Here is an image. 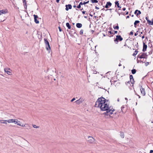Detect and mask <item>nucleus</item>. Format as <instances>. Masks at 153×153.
Masks as SVG:
<instances>
[{"label": "nucleus", "instance_id": "obj_1", "mask_svg": "<svg viewBox=\"0 0 153 153\" xmlns=\"http://www.w3.org/2000/svg\"><path fill=\"white\" fill-rule=\"evenodd\" d=\"M106 101H108V100H107L103 97L99 98L96 102L95 106L100 108L101 111H106L103 114L110 116V115L113 114V112L115 111V109L111 108V107L109 106V105L105 103Z\"/></svg>", "mask_w": 153, "mask_h": 153}, {"label": "nucleus", "instance_id": "obj_2", "mask_svg": "<svg viewBox=\"0 0 153 153\" xmlns=\"http://www.w3.org/2000/svg\"><path fill=\"white\" fill-rule=\"evenodd\" d=\"M44 39L46 49L47 50L49 51V53H50L51 47L49 42L47 38H45Z\"/></svg>", "mask_w": 153, "mask_h": 153}, {"label": "nucleus", "instance_id": "obj_3", "mask_svg": "<svg viewBox=\"0 0 153 153\" xmlns=\"http://www.w3.org/2000/svg\"><path fill=\"white\" fill-rule=\"evenodd\" d=\"M123 40V38L120 35H117L116 36V38L114 39V41L116 44L118 43L119 41H121Z\"/></svg>", "mask_w": 153, "mask_h": 153}, {"label": "nucleus", "instance_id": "obj_4", "mask_svg": "<svg viewBox=\"0 0 153 153\" xmlns=\"http://www.w3.org/2000/svg\"><path fill=\"white\" fill-rule=\"evenodd\" d=\"M111 3L110 1H108L107 2L106 4L104 7L106 8H108L111 7Z\"/></svg>", "mask_w": 153, "mask_h": 153}, {"label": "nucleus", "instance_id": "obj_5", "mask_svg": "<svg viewBox=\"0 0 153 153\" xmlns=\"http://www.w3.org/2000/svg\"><path fill=\"white\" fill-rule=\"evenodd\" d=\"M145 53H141L140 54H139L137 56V58L144 59Z\"/></svg>", "mask_w": 153, "mask_h": 153}, {"label": "nucleus", "instance_id": "obj_6", "mask_svg": "<svg viewBox=\"0 0 153 153\" xmlns=\"http://www.w3.org/2000/svg\"><path fill=\"white\" fill-rule=\"evenodd\" d=\"M33 16L34 17V22L36 24H39V21L37 20V18H38V17L37 15H34Z\"/></svg>", "mask_w": 153, "mask_h": 153}, {"label": "nucleus", "instance_id": "obj_7", "mask_svg": "<svg viewBox=\"0 0 153 153\" xmlns=\"http://www.w3.org/2000/svg\"><path fill=\"white\" fill-rule=\"evenodd\" d=\"M65 7H66L65 10L66 11H68L69 9H71L72 8V6L70 4H68V5H66Z\"/></svg>", "mask_w": 153, "mask_h": 153}, {"label": "nucleus", "instance_id": "obj_8", "mask_svg": "<svg viewBox=\"0 0 153 153\" xmlns=\"http://www.w3.org/2000/svg\"><path fill=\"white\" fill-rule=\"evenodd\" d=\"M130 81L131 82V84H134V79L133 78V76L132 75H130Z\"/></svg>", "mask_w": 153, "mask_h": 153}, {"label": "nucleus", "instance_id": "obj_9", "mask_svg": "<svg viewBox=\"0 0 153 153\" xmlns=\"http://www.w3.org/2000/svg\"><path fill=\"white\" fill-rule=\"evenodd\" d=\"M141 13V11L140 10H135L134 12V13L136 15V16L138 17L139 15H140Z\"/></svg>", "mask_w": 153, "mask_h": 153}, {"label": "nucleus", "instance_id": "obj_10", "mask_svg": "<svg viewBox=\"0 0 153 153\" xmlns=\"http://www.w3.org/2000/svg\"><path fill=\"white\" fill-rule=\"evenodd\" d=\"M88 138H90L89 140H88V141L90 143H92L94 140V139L91 136H88Z\"/></svg>", "mask_w": 153, "mask_h": 153}, {"label": "nucleus", "instance_id": "obj_11", "mask_svg": "<svg viewBox=\"0 0 153 153\" xmlns=\"http://www.w3.org/2000/svg\"><path fill=\"white\" fill-rule=\"evenodd\" d=\"M147 48V45H146L145 44V43L143 42V52L145 51L146 50Z\"/></svg>", "mask_w": 153, "mask_h": 153}, {"label": "nucleus", "instance_id": "obj_12", "mask_svg": "<svg viewBox=\"0 0 153 153\" xmlns=\"http://www.w3.org/2000/svg\"><path fill=\"white\" fill-rule=\"evenodd\" d=\"M140 91L141 93L144 96L146 95V92L145 90V89L144 88L142 89H140Z\"/></svg>", "mask_w": 153, "mask_h": 153}, {"label": "nucleus", "instance_id": "obj_13", "mask_svg": "<svg viewBox=\"0 0 153 153\" xmlns=\"http://www.w3.org/2000/svg\"><path fill=\"white\" fill-rule=\"evenodd\" d=\"M6 10H0V15H1L3 14H5L7 13V11H6Z\"/></svg>", "mask_w": 153, "mask_h": 153}, {"label": "nucleus", "instance_id": "obj_14", "mask_svg": "<svg viewBox=\"0 0 153 153\" xmlns=\"http://www.w3.org/2000/svg\"><path fill=\"white\" fill-rule=\"evenodd\" d=\"M7 120H0V123L7 124Z\"/></svg>", "mask_w": 153, "mask_h": 153}, {"label": "nucleus", "instance_id": "obj_15", "mask_svg": "<svg viewBox=\"0 0 153 153\" xmlns=\"http://www.w3.org/2000/svg\"><path fill=\"white\" fill-rule=\"evenodd\" d=\"M82 25L80 23H77L76 24V27L78 28H80L82 27Z\"/></svg>", "mask_w": 153, "mask_h": 153}, {"label": "nucleus", "instance_id": "obj_16", "mask_svg": "<svg viewBox=\"0 0 153 153\" xmlns=\"http://www.w3.org/2000/svg\"><path fill=\"white\" fill-rule=\"evenodd\" d=\"M7 120L8 123H14V122H15V120L14 119H10Z\"/></svg>", "mask_w": 153, "mask_h": 153}, {"label": "nucleus", "instance_id": "obj_17", "mask_svg": "<svg viewBox=\"0 0 153 153\" xmlns=\"http://www.w3.org/2000/svg\"><path fill=\"white\" fill-rule=\"evenodd\" d=\"M115 7H116L117 6V7H119L120 5H119V3L118 1H116L115 2Z\"/></svg>", "mask_w": 153, "mask_h": 153}, {"label": "nucleus", "instance_id": "obj_18", "mask_svg": "<svg viewBox=\"0 0 153 153\" xmlns=\"http://www.w3.org/2000/svg\"><path fill=\"white\" fill-rule=\"evenodd\" d=\"M140 22V21L138 20H136L135 21L134 23V27H136V25H137V24H138Z\"/></svg>", "mask_w": 153, "mask_h": 153}, {"label": "nucleus", "instance_id": "obj_19", "mask_svg": "<svg viewBox=\"0 0 153 153\" xmlns=\"http://www.w3.org/2000/svg\"><path fill=\"white\" fill-rule=\"evenodd\" d=\"M66 26L68 29H71V26L68 22H67L66 23Z\"/></svg>", "mask_w": 153, "mask_h": 153}, {"label": "nucleus", "instance_id": "obj_20", "mask_svg": "<svg viewBox=\"0 0 153 153\" xmlns=\"http://www.w3.org/2000/svg\"><path fill=\"white\" fill-rule=\"evenodd\" d=\"M120 135L122 138H124V133L121 131L120 132Z\"/></svg>", "mask_w": 153, "mask_h": 153}, {"label": "nucleus", "instance_id": "obj_21", "mask_svg": "<svg viewBox=\"0 0 153 153\" xmlns=\"http://www.w3.org/2000/svg\"><path fill=\"white\" fill-rule=\"evenodd\" d=\"M4 70L5 71V72H6L8 74H9V75L10 74H9L8 73V72L10 73V72H9L8 71L9 70H10V69L8 68H5Z\"/></svg>", "mask_w": 153, "mask_h": 153}, {"label": "nucleus", "instance_id": "obj_22", "mask_svg": "<svg viewBox=\"0 0 153 153\" xmlns=\"http://www.w3.org/2000/svg\"><path fill=\"white\" fill-rule=\"evenodd\" d=\"M117 25H116V26H115L114 25L113 26V28L114 29L118 30L119 29V27L118 25L117 24Z\"/></svg>", "mask_w": 153, "mask_h": 153}, {"label": "nucleus", "instance_id": "obj_23", "mask_svg": "<svg viewBox=\"0 0 153 153\" xmlns=\"http://www.w3.org/2000/svg\"><path fill=\"white\" fill-rule=\"evenodd\" d=\"M138 51L137 50H136L134 51V53H133V54H132V55L133 56H136L137 54V53H138Z\"/></svg>", "mask_w": 153, "mask_h": 153}, {"label": "nucleus", "instance_id": "obj_24", "mask_svg": "<svg viewBox=\"0 0 153 153\" xmlns=\"http://www.w3.org/2000/svg\"><path fill=\"white\" fill-rule=\"evenodd\" d=\"M131 73L132 74H135V73H136V70L135 69H133L131 70Z\"/></svg>", "mask_w": 153, "mask_h": 153}, {"label": "nucleus", "instance_id": "obj_25", "mask_svg": "<svg viewBox=\"0 0 153 153\" xmlns=\"http://www.w3.org/2000/svg\"><path fill=\"white\" fill-rule=\"evenodd\" d=\"M75 102H76V103L77 104H80V103H82L81 102H80V100H76Z\"/></svg>", "mask_w": 153, "mask_h": 153}, {"label": "nucleus", "instance_id": "obj_26", "mask_svg": "<svg viewBox=\"0 0 153 153\" xmlns=\"http://www.w3.org/2000/svg\"><path fill=\"white\" fill-rule=\"evenodd\" d=\"M19 126H22V127H27L28 126V125L26 124H22V125L20 124V125H19Z\"/></svg>", "mask_w": 153, "mask_h": 153}, {"label": "nucleus", "instance_id": "obj_27", "mask_svg": "<svg viewBox=\"0 0 153 153\" xmlns=\"http://www.w3.org/2000/svg\"><path fill=\"white\" fill-rule=\"evenodd\" d=\"M91 1L93 3H97L98 2V1L97 0H91Z\"/></svg>", "mask_w": 153, "mask_h": 153}, {"label": "nucleus", "instance_id": "obj_28", "mask_svg": "<svg viewBox=\"0 0 153 153\" xmlns=\"http://www.w3.org/2000/svg\"><path fill=\"white\" fill-rule=\"evenodd\" d=\"M147 22L149 25H152V21H150V20H148V22Z\"/></svg>", "mask_w": 153, "mask_h": 153}, {"label": "nucleus", "instance_id": "obj_29", "mask_svg": "<svg viewBox=\"0 0 153 153\" xmlns=\"http://www.w3.org/2000/svg\"><path fill=\"white\" fill-rule=\"evenodd\" d=\"M20 123V121H16L15 120V122H14V123L16 124H17V125H20V124L19 123Z\"/></svg>", "mask_w": 153, "mask_h": 153}, {"label": "nucleus", "instance_id": "obj_30", "mask_svg": "<svg viewBox=\"0 0 153 153\" xmlns=\"http://www.w3.org/2000/svg\"><path fill=\"white\" fill-rule=\"evenodd\" d=\"M147 53H145L144 55V59H147L148 58V55L146 54Z\"/></svg>", "mask_w": 153, "mask_h": 153}, {"label": "nucleus", "instance_id": "obj_31", "mask_svg": "<svg viewBox=\"0 0 153 153\" xmlns=\"http://www.w3.org/2000/svg\"><path fill=\"white\" fill-rule=\"evenodd\" d=\"M124 108H125V107L124 105H123L121 107V111L122 112H124L123 109H124Z\"/></svg>", "mask_w": 153, "mask_h": 153}, {"label": "nucleus", "instance_id": "obj_32", "mask_svg": "<svg viewBox=\"0 0 153 153\" xmlns=\"http://www.w3.org/2000/svg\"><path fill=\"white\" fill-rule=\"evenodd\" d=\"M33 127L34 128H38L39 127V126H36V125H33Z\"/></svg>", "mask_w": 153, "mask_h": 153}, {"label": "nucleus", "instance_id": "obj_33", "mask_svg": "<svg viewBox=\"0 0 153 153\" xmlns=\"http://www.w3.org/2000/svg\"><path fill=\"white\" fill-rule=\"evenodd\" d=\"M83 30L82 29L79 32V33L80 35H82L83 34Z\"/></svg>", "mask_w": 153, "mask_h": 153}, {"label": "nucleus", "instance_id": "obj_34", "mask_svg": "<svg viewBox=\"0 0 153 153\" xmlns=\"http://www.w3.org/2000/svg\"><path fill=\"white\" fill-rule=\"evenodd\" d=\"M79 100H80V102H81V103H82V102L84 100V99L82 98H80Z\"/></svg>", "mask_w": 153, "mask_h": 153}, {"label": "nucleus", "instance_id": "obj_35", "mask_svg": "<svg viewBox=\"0 0 153 153\" xmlns=\"http://www.w3.org/2000/svg\"><path fill=\"white\" fill-rule=\"evenodd\" d=\"M23 5H24V6L25 8L26 9L27 7V5H26V3H25L23 4Z\"/></svg>", "mask_w": 153, "mask_h": 153}, {"label": "nucleus", "instance_id": "obj_36", "mask_svg": "<svg viewBox=\"0 0 153 153\" xmlns=\"http://www.w3.org/2000/svg\"><path fill=\"white\" fill-rule=\"evenodd\" d=\"M81 7V5L80 4H79L77 6V8L78 9H79Z\"/></svg>", "mask_w": 153, "mask_h": 153}, {"label": "nucleus", "instance_id": "obj_37", "mask_svg": "<svg viewBox=\"0 0 153 153\" xmlns=\"http://www.w3.org/2000/svg\"><path fill=\"white\" fill-rule=\"evenodd\" d=\"M113 9H106L105 10V11H107V10H110V12L111 13H112L111 10H113Z\"/></svg>", "mask_w": 153, "mask_h": 153}, {"label": "nucleus", "instance_id": "obj_38", "mask_svg": "<svg viewBox=\"0 0 153 153\" xmlns=\"http://www.w3.org/2000/svg\"><path fill=\"white\" fill-rule=\"evenodd\" d=\"M108 35L112 34H113V33L111 31H109L108 32Z\"/></svg>", "mask_w": 153, "mask_h": 153}, {"label": "nucleus", "instance_id": "obj_39", "mask_svg": "<svg viewBox=\"0 0 153 153\" xmlns=\"http://www.w3.org/2000/svg\"><path fill=\"white\" fill-rule=\"evenodd\" d=\"M130 82H131L130 80L126 82V85H128V84H130Z\"/></svg>", "mask_w": 153, "mask_h": 153}, {"label": "nucleus", "instance_id": "obj_40", "mask_svg": "<svg viewBox=\"0 0 153 153\" xmlns=\"http://www.w3.org/2000/svg\"><path fill=\"white\" fill-rule=\"evenodd\" d=\"M89 1H86V2L84 1L83 2L84 5H85V4H87L88 3H89Z\"/></svg>", "mask_w": 153, "mask_h": 153}, {"label": "nucleus", "instance_id": "obj_41", "mask_svg": "<svg viewBox=\"0 0 153 153\" xmlns=\"http://www.w3.org/2000/svg\"><path fill=\"white\" fill-rule=\"evenodd\" d=\"M152 51H153V50L152 49H151V51L149 52V54L150 55V54H152Z\"/></svg>", "mask_w": 153, "mask_h": 153}, {"label": "nucleus", "instance_id": "obj_42", "mask_svg": "<svg viewBox=\"0 0 153 153\" xmlns=\"http://www.w3.org/2000/svg\"><path fill=\"white\" fill-rule=\"evenodd\" d=\"M149 62H146L145 63L146 66H147L149 65Z\"/></svg>", "mask_w": 153, "mask_h": 153}, {"label": "nucleus", "instance_id": "obj_43", "mask_svg": "<svg viewBox=\"0 0 153 153\" xmlns=\"http://www.w3.org/2000/svg\"><path fill=\"white\" fill-rule=\"evenodd\" d=\"M139 87L140 88V89H142V88H143L142 87V86L141 85H140V84H139Z\"/></svg>", "mask_w": 153, "mask_h": 153}, {"label": "nucleus", "instance_id": "obj_44", "mask_svg": "<svg viewBox=\"0 0 153 153\" xmlns=\"http://www.w3.org/2000/svg\"><path fill=\"white\" fill-rule=\"evenodd\" d=\"M139 29H140H140H138V31H137V33H134V35L135 36H137V35L138 34V33H137V32H138V31H139Z\"/></svg>", "mask_w": 153, "mask_h": 153}, {"label": "nucleus", "instance_id": "obj_45", "mask_svg": "<svg viewBox=\"0 0 153 153\" xmlns=\"http://www.w3.org/2000/svg\"><path fill=\"white\" fill-rule=\"evenodd\" d=\"M58 28L60 32H61L62 31V30L60 26L58 27Z\"/></svg>", "mask_w": 153, "mask_h": 153}, {"label": "nucleus", "instance_id": "obj_46", "mask_svg": "<svg viewBox=\"0 0 153 153\" xmlns=\"http://www.w3.org/2000/svg\"><path fill=\"white\" fill-rule=\"evenodd\" d=\"M133 34H134V33L133 32V31H131L130 33V35H132Z\"/></svg>", "mask_w": 153, "mask_h": 153}, {"label": "nucleus", "instance_id": "obj_47", "mask_svg": "<svg viewBox=\"0 0 153 153\" xmlns=\"http://www.w3.org/2000/svg\"><path fill=\"white\" fill-rule=\"evenodd\" d=\"M75 100V98H74L71 100V102H72L74 101V100Z\"/></svg>", "mask_w": 153, "mask_h": 153}, {"label": "nucleus", "instance_id": "obj_48", "mask_svg": "<svg viewBox=\"0 0 153 153\" xmlns=\"http://www.w3.org/2000/svg\"><path fill=\"white\" fill-rule=\"evenodd\" d=\"M79 4H80L81 5H84V3L82 2H80Z\"/></svg>", "mask_w": 153, "mask_h": 153}, {"label": "nucleus", "instance_id": "obj_49", "mask_svg": "<svg viewBox=\"0 0 153 153\" xmlns=\"http://www.w3.org/2000/svg\"><path fill=\"white\" fill-rule=\"evenodd\" d=\"M146 20H147V22H148V20H149V17H146Z\"/></svg>", "mask_w": 153, "mask_h": 153}, {"label": "nucleus", "instance_id": "obj_50", "mask_svg": "<svg viewBox=\"0 0 153 153\" xmlns=\"http://www.w3.org/2000/svg\"><path fill=\"white\" fill-rule=\"evenodd\" d=\"M82 12L83 14H85L86 11H82Z\"/></svg>", "mask_w": 153, "mask_h": 153}, {"label": "nucleus", "instance_id": "obj_51", "mask_svg": "<svg viewBox=\"0 0 153 153\" xmlns=\"http://www.w3.org/2000/svg\"><path fill=\"white\" fill-rule=\"evenodd\" d=\"M146 61V60L145 61H144V62H143L142 60H140V62H142V63H145Z\"/></svg>", "mask_w": 153, "mask_h": 153}, {"label": "nucleus", "instance_id": "obj_52", "mask_svg": "<svg viewBox=\"0 0 153 153\" xmlns=\"http://www.w3.org/2000/svg\"><path fill=\"white\" fill-rule=\"evenodd\" d=\"M122 10L123 11H125L126 10V8L125 7H123V8Z\"/></svg>", "mask_w": 153, "mask_h": 153}, {"label": "nucleus", "instance_id": "obj_53", "mask_svg": "<svg viewBox=\"0 0 153 153\" xmlns=\"http://www.w3.org/2000/svg\"><path fill=\"white\" fill-rule=\"evenodd\" d=\"M117 33V31H114V33H113V34H116Z\"/></svg>", "mask_w": 153, "mask_h": 153}, {"label": "nucleus", "instance_id": "obj_54", "mask_svg": "<svg viewBox=\"0 0 153 153\" xmlns=\"http://www.w3.org/2000/svg\"><path fill=\"white\" fill-rule=\"evenodd\" d=\"M153 153V150H151L150 151V152L149 153Z\"/></svg>", "mask_w": 153, "mask_h": 153}, {"label": "nucleus", "instance_id": "obj_55", "mask_svg": "<svg viewBox=\"0 0 153 153\" xmlns=\"http://www.w3.org/2000/svg\"><path fill=\"white\" fill-rule=\"evenodd\" d=\"M115 11L117 13L118 12V10H117V9H116L115 10Z\"/></svg>", "mask_w": 153, "mask_h": 153}, {"label": "nucleus", "instance_id": "obj_56", "mask_svg": "<svg viewBox=\"0 0 153 153\" xmlns=\"http://www.w3.org/2000/svg\"><path fill=\"white\" fill-rule=\"evenodd\" d=\"M95 8V9H97V10L99 9V8L97 6H96Z\"/></svg>", "mask_w": 153, "mask_h": 153}, {"label": "nucleus", "instance_id": "obj_57", "mask_svg": "<svg viewBox=\"0 0 153 153\" xmlns=\"http://www.w3.org/2000/svg\"><path fill=\"white\" fill-rule=\"evenodd\" d=\"M126 13L125 14V15H127L128 14V11L127 12L126 11Z\"/></svg>", "mask_w": 153, "mask_h": 153}, {"label": "nucleus", "instance_id": "obj_58", "mask_svg": "<svg viewBox=\"0 0 153 153\" xmlns=\"http://www.w3.org/2000/svg\"><path fill=\"white\" fill-rule=\"evenodd\" d=\"M59 0H56V2L58 3L59 2Z\"/></svg>", "mask_w": 153, "mask_h": 153}, {"label": "nucleus", "instance_id": "obj_59", "mask_svg": "<svg viewBox=\"0 0 153 153\" xmlns=\"http://www.w3.org/2000/svg\"><path fill=\"white\" fill-rule=\"evenodd\" d=\"M23 4L25 3H26V0H25V1H23Z\"/></svg>", "mask_w": 153, "mask_h": 153}, {"label": "nucleus", "instance_id": "obj_60", "mask_svg": "<svg viewBox=\"0 0 153 153\" xmlns=\"http://www.w3.org/2000/svg\"><path fill=\"white\" fill-rule=\"evenodd\" d=\"M135 46H136L137 47H138V43H137V44H136V45H135Z\"/></svg>", "mask_w": 153, "mask_h": 153}, {"label": "nucleus", "instance_id": "obj_61", "mask_svg": "<svg viewBox=\"0 0 153 153\" xmlns=\"http://www.w3.org/2000/svg\"><path fill=\"white\" fill-rule=\"evenodd\" d=\"M129 16H128L126 17V19L128 18H129Z\"/></svg>", "mask_w": 153, "mask_h": 153}, {"label": "nucleus", "instance_id": "obj_62", "mask_svg": "<svg viewBox=\"0 0 153 153\" xmlns=\"http://www.w3.org/2000/svg\"><path fill=\"white\" fill-rule=\"evenodd\" d=\"M73 7L74 8H76V7H77V6L76 5H74L73 6Z\"/></svg>", "mask_w": 153, "mask_h": 153}, {"label": "nucleus", "instance_id": "obj_63", "mask_svg": "<svg viewBox=\"0 0 153 153\" xmlns=\"http://www.w3.org/2000/svg\"><path fill=\"white\" fill-rule=\"evenodd\" d=\"M89 14L91 17L93 16V15H91L90 13H89Z\"/></svg>", "mask_w": 153, "mask_h": 153}, {"label": "nucleus", "instance_id": "obj_64", "mask_svg": "<svg viewBox=\"0 0 153 153\" xmlns=\"http://www.w3.org/2000/svg\"><path fill=\"white\" fill-rule=\"evenodd\" d=\"M152 25H153V19H152Z\"/></svg>", "mask_w": 153, "mask_h": 153}]
</instances>
